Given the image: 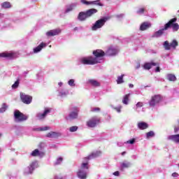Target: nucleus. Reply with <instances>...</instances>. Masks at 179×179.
<instances>
[{"instance_id": "f257e3e1", "label": "nucleus", "mask_w": 179, "mask_h": 179, "mask_svg": "<svg viewBox=\"0 0 179 179\" xmlns=\"http://www.w3.org/2000/svg\"><path fill=\"white\" fill-rule=\"evenodd\" d=\"M99 155H101V152L99 151H96L95 152H92L91 155L84 158L85 162H83L81 164V169L77 172V176L78 178H87V173L85 171V169H83L89 170V160H92V159H95V157H99Z\"/></svg>"}, {"instance_id": "f03ea898", "label": "nucleus", "mask_w": 179, "mask_h": 179, "mask_svg": "<svg viewBox=\"0 0 179 179\" xmlns=\"http://www.w3.org/2000/svg\"><path fill=\"white\" fill-rule=\"evenodd\" d=\"M176 22H177V18L175 17L171 19L166 24H164V28L155 32V34L152 36V38H157L159 37H162V36L164 34V31L169 30V29H172L173 31H178L179 24L178 23H176Z\"/></svg>"}, {"instance_id": "7ed1b4c3", "label": "nucleus", "mask_w": 179, "mask_h": 179, "mask_svg": "<svg viewBox=\"0 0 179 179\" xmlns=\"http://www.w3.org/2000/svg\"><path fill=\"white\" fill-rule=\"evenodd\" d=\"M94 13H97V9L95 8H91L87 10L86 12H80L78 14V19L80 22H84V20H86L87 17H90L91 16H93Z\"/></svg>"}, {"instance_id": "20e7f679", "label": "nucleus", "mask_w": 179, "mask_h": 179, "mask_svg": "<svg viewBox=\"0 0 179 179\" xmlns=\"http://www.w3.org/2000/svg\"><path fill=\"white\" fill-rule=\"evenodd\" d=\"M81 64L83 65H96V64H100V60H97V58L89 56L87 57H83L80 59Z\"/></svg>"}, {"instance_id": "39448f33", "label": "nucleus", "mask_w": 179, "mask_h": 179, "mask_svg": "<svg viewBox=\"0 0 179 179\" xmlns=\"http://www.w3.org/2000/svg\"><path fill=\"white\" fill-rule=\"evenodd\" d=\"M106 22H107V18L103 17L100 20L96 21L92 27V30L96 31L99 29H101L104 24H106Z\"/></svg>"}, {"instance_id": "423d86ee", "label": "nucleus", "mask_w": 179, "mask_h": 179, "mask_svg": "<svg viewBox=\"0 0 179 179\" xmlns=\"http://www.w3.org/2000/svg\"><path fill=\"white\" fill-rule=\"evenodd\" d=\"M14 117L15 120H17L18 122H22L23 121H26L29 116L22 113L19 111V110H16L14 112Z\"/></svg>"}, {"instance_id": "0eeeda50", "label": "nucleus", "mask_w": 179, "mask_h": 179, "mask_svg": "<svg viewBox=\"0 0 179 179\" xmlns=\"http://www.w3.org/2000/svg\"><path fill=\"white\" fill-rule=\"evenodd\" d=\"M20 99L24 104H30L33 101V97L30 95H27L23 92L20 93Z\"/></svg>"}, {"instance_id": "6e6552de", "label": "nucleus", "mask_w": 179, "mask_h": 179, "mask_svg": "<svg viewBox=\"0 0 179 179\" xmlns=\"http://www.w3.org/2000/svg\"><path fill=\"white\" fill-rule=\"evenodd\" d=\"M160 101H162V96H160V94L154 95L151 97V99L149 101V105L150 107H155V106L160 103Z\"/></svg>"}, {"instance_id": "1a4fd4ad", "label": "nucleus", "mask_w": 179, "mask_h": 179, "mask_svg": "<svg viewBox=\"0 0 179 179\" xmlns=\"http://www.w3.org/2000/svg\"><path fill=\"white\" fill-rule=\"evenodd\" d=\"M99 123H100V118L94 116L87 122V125L90 128H94V127H96V125H97V124H99Z\"/></svg>"}, {"instance_id": "9d476101", "label": "nucleus", "mask_w": 179, "mask_h": 179, "mask_svg": "<svg viewBox=\"0 0 179 179\" xmlns=\"http://www.w3.org/2000/svg\"><path fill=\"white\" fill-rule=\"evenodd\" d=\"M72 111L69 113V120H76L79 114V109L76 106H73L71 108Z\"/></svg>"}, {"instance_id": "9b49d317", "label": "nucleus", "mask_w": 179, "mask_h": 179, "mask_svg": "<svg viewBox=\"0 0 179 179\" xmlns=\"http://www.w3.org/2000/svg\"><path fill=\"white\" fill-rule=\"evenodd\" d=\"M93 55L95 57L94 58H96L97 61H100L99 58H102V57H104L106 55V52L103 51L102 50H96L92 52Z\"/></svg>"}, {"instance_id": "f8f14e48", "label": "nucleus", "mask_w": 179, "mask_h": 179, "mask_svg": "<svg viewBox=\"0 0 179 179\" xmlns=\"http://www.w3.org/2000/svg\"><path fill=\"white\" fill-rule=\"evenodd\" d=\"M81 3H83V5H87V6H89V5H97L98 6H103V3H100V0H96L93 1H87L86 0H80Z\"/></svg>"}, {"instance_id": "ddd939ff", "label": "nucleus", "mask_w": 179, "mask_h": 179, "mask_svg": "<svg viewBox=\"0 0 179 179\" xmlns=\"http://www.w3.org/2000/svg\"><path fill=\"white\" fill-rule=\"evenodd\" d=\"M59 33H61V29H52V30L46 32V36L48 37H52L54 36H58V34H59Z\"/></svg>"}, {"instance_id": "4468645a", "label": "nucleus", "mask_w": 179, "mask_h": 179, "mask_svg": "<svg viewBox=\"0 0 179 179\" xmlns=\"http://www.w3.org/2000/svg\"><path fill=\"white\" fill-rule=\"evenodd\" d=\"M118 54V49L113 48V47H110L108 50L106 51V55H117Z\"/></svg>"}, {"instance_id": "2eb2a0df", "label": "nucleus", "mask_w": 179, "mask_h": 179, "mask_svg": "<svg viewBox=\"0 0 179 179\" xmlns=\"http://www.w3.org/2000/svg\"><path fill=\"white\" fill-rule=\"evenodd\" d=\"M49 113H51V110L45 109L43 113H38L36 117L38 118V120H44V118H45L47 116V114H49Z\"/></svg>"}, {"instance_id": "dca6fc26", "label": "nucleus", "mask_w": 179, "mask_h": 179, "mask_svg": "<svg viewBox=\"0 0 179 179\" xmlns=\"http://www.w3.org/2000/svg\"><path fill=\"white\" fill-rule=\"evenodd\" d=\"M152 27V24L149 22H143L140 26V30L141 31H145V30H148L150 27Z\"/></svg>"}, {"instance_id": "f3484780", "label": "nucleus", "mask_w": 179, "mask_h": 179, "mask_svg": "<svg viewBox=\"0 0 179 179\" xmlns=\"http://www.w3.org/2000/svg\"><path fill=\"white\" fill-rule=\"evenodd\" d=\"M168 139L175 142V143H179V134L171 135L168 137Z\"/></svg>"}, {"instance_id": "a211bd4d", "label": "nucleus", "mask_w": 179, "mask_h": 179, "mask_svg": "<svg viewBox=\"0 0 179 179\" xmlns=\"http://www.w3.org/2000/svg\"><path fill=\"white\" fill-rule=\"evenodd\" d=\"M137 125H138V128H139L141 130L148 129V128H149V124H148V123L144 122H140L138 123Z\"/></svg>"}, {"instance_id": "6ab92c4d", "label": "nucleus", "mask_w": 179, "mask_h": 179, "mask_svg": "<svg viewBox=\"0 0 179 179\" xmlns=\"http://www.w3.org/2000/svg\"><path fill=\"white\" fill-rule=\"evenodd\" d=\"M157 64V63H155V62H148V63H145L144 64V66H143V68L144 69H152V66H156Z\"/></svg>"}, {"instance_id": "aec40b11", "label": "nucleus", "mask_w": 179, "mask_h": 179, "mask_svg": "<svg viewBox=\"0 0 179 179\" xmlns=\"http://www.w3.org/2000/svg\"><path fill=\"white\" fill-rule=\"evenodd\" d=\"M37 162H33L30 164L29 166V173L31 174V173H33V171H34V169H36V167H37Z\"/></svg>"}, {"instance_id": "412c9836", "label": "nucleus", "mask_w": 179, "mask_h": 179, "mask_svg": "<svg viewBox=\"0 0 179 179\" xmlns=\"http://www.w3.org/2000/svg\"><path fill=\"white\" fill-rule=\"evenodd\" d=\"M44 47H45V43L42 42L39 45H38L36 48L34 49V52L35 53L40 52V51L43 50Z\"/></svg>"}, {"instance_id": "4be33fe9", "label": "nucleus", "mask_w": 179, "mask_h": 179, "mask_svg": "<svg viewBox=\"0 0 179 179\" xmlns=\"http://www.w3.org/2000/svg\"><path fill=\"white\" fill-rule=\"evenodd\" d=\"M13 52H2L0 53V57L2 58H12L13 57Z\"/></svg>"}, {"instance_id": "5701e85b", "label": "nucleus", "mask_w": 179, "mask_h": 179, "mask_svg": "<svg viewBox=\"0 0 179 179\" xmlns=\"http://www.w3.org/2000/svg\"><path fill=\"white\" fill-rule=\"evenodd\" d=\"M89 83L91 84L92 86H94L95 87H99L100 86V83H99L97 80H89Z\"/></svg>"}, {"instance_id": "b1692460", "label": "nucleus", "mask_w": 179, "mask_h": 179, "mask_svg": "<svg viewBox=\"0 0 179 179\" xmlns=\"http://www.w3.org/2000/svg\"><path fill=\"white\" fill-rule=\"evenodd\" d=\"M46 136L47 138H57L58 137V133L55 131H50L47 134Z\"/></svg>"}, {"instance_id": "393cba45", "label": "nucleus", "mask_w": 179, "mask_h": 179, "mask_svg": "<svg viewBox=\"0 0 179 179\" xmlns=\"http://www.w3.org/2000/svg\"><path fill=\"white\" fill-rule=\"evenodd\" d=\"M164 48L166 51L171 50V43H169L168 41H164Z\"/></svg>"}, {"instance_id": "a878e982", "label": "nucleus", "mask_w": 179, "mask_h": 179, "mask_svg": "<svg viewBox=\"0 0 179 179\" xmlns=\"http://www.w3.org/2000/svg\"><path fill=\"white\" fill-rule=\"evenodd\" d=\"M48 129H51V128L48 126L44 127H39L34 129V131H37L38 132L43 131H48Z\"/></svg>"}, {"instance_id": "bb28decb", "label": "nucleus", "mask_w": 179, "mask_h": 179, "mask_svg": "<svg viewBox=\"0 0 179 179\" xmlns=\"http://www.w3.org/2000/svg\"><path fill=\"white\" fill-rule=\"evenodd\" d=\"M167 78L168 80H169L170 82H176V80H177V78L176 77V76H174V74H168Z\"/></svg>"}, {"instance_id": "cd10ccee", "label": "nucleus", "mask_w": 179, "mask_h": 179, "mask_svg": "<svg viewBox=\"0 0 179 179\" xmlns=\"http://www.w3.org/2000/svg\"><path fill=\"white\" fill-rule=\"evenodd\" d=\"M124 75L122 74L120 76L117 77V85H121V83H124Z\"/></svg>"}, {"instance_id": "c85d7f7f", "label": "nucleus", "mask_w": 179, "mask_h": 179, "mask_svg": "<svg viewBox=\"0 0 179 179\" xmlns=\"http://www.w3.org/2000/svg\"><path fill=\"white\" fill-rule=\"evenodd\" d=\"M129 96L130 94H127L123 97V100H122L123 104H128V101H129Z\"/></svg>"}, {"instance_id": "c756f323", "label": "nucleus", "mask_w": 179, "mask_h": 179, "mask_svg": "<svg viewBox=\"0 0 179 179\" xmlns=\"http://www.w3.org/2000/svg\"><path fill=\"white\" fill-rule=\"evenodd\" d=\"M40 155H41L40 153V151L38 150V149H36L34 151H32L31 155L33 156V157H36L37 156H40Z\"/></svg>"}, {"instance_id": "7c9ffc66", "label": "nucleus", "mask_w": 179, "mask_h": 179, "mask_svg": "<svg viewBox=\"0 0 179 179\" xmlns=\"http://www.w3.org/2000/svg\"><path fill=\"white\" fill-rule=\"evenodd\" d=\"M10 3L8 1H5L1 4V7L3 8L4 9L9 8H10Z\"/></svg>"}, {"instance_id": "2f4dec72", "label": "nucleus", "mask_w": 179, "mask_h": 179, "mask_svg": "<svg viewBox=\"0 0 179 179\" xmlns=\"http://www.w3.org/2000/svg\"><path fill=\"white\" fill-rule=\"evenodd\" d=\"M178 46V42H177V41L173 40L171 43V47H172V48H173V50H176V47Z\"/></svg>"}, {"instance_id": "473e14b6", "label": "nucleus", "mask_w": 179, "mask_h": 179, "mask_svg": "<svg viewBox=\"0 0 179 179\" xmlns=\"http://www.w3.org/2000/svg\"><path fill=\"white\" fill-rule=\"evenodd\" d=\"M153 136H155V131H148V133H146V138H147L148 139H149V138H152V137H153Z\"/></svg>"}, {"instance_id": "72a5a7b5", "label": "nucleus", "mask_w": 179, "mask_h": 179, "mask_svg": "<svg viewBox=\"0 0 179 179\" xmlns=\"http://www.w3.org/2000/svg\"><path fill=\"white\" fill-rule=\"evenodd\" d=\"M7 108L8 106H6V103H3L1 108H0V113H5Z\"/></svg>"}, {"instance_id": "f704fd0d", "label": "nucleus", "mask_w": 179, "mask_h": 179, "mask_svg": "<svg viewBox=\"0 0 179 179\" xmlns=\"http://www.w3.org/2000/svg\"><path fill=\"white\" fill-rule=\"evenodd\" d=\"M129 166H130L129 162H122L121 164L122 169H128V167H129Z\"/></svg>"}, {"instance_id": "c9c22d12", "label": "nucleus", "mask_w": 179, "mask_h": 179, "mask_svg": "<svg viewBox=\"0 0 179 179\" xmlns=\"http://www.w3.org/2000/svg\"><path fill=\"white\" fill-rule=\"evenodd\" d=\"M19 80H17L15 83L12 85V88L13 89H17V87H19Z\"/></svg>"}, {"instance_id": "e433bc0d", "label": "nucleus", "mask_w": 179, "mask_h": 179, "mask_svg": "<svg viewBox=\"0 0 179 179\" xmlns=\"http://www.w3.org/2000/svg\"><path fill=\"white\" fill-rule=\"evenodd\" d=\"M69 131H70V132H76V131H78V127L73 126V127H70Z\"/></svg>"}, {"instance_id": "4c0bfd02", "label": "nucleus", "mask_w": 179, "mask_h": 179, "mask_svg": "<svg viewBox=\"0 0 179 179\" xmlns=\"http://www.w3.org/2000/svg\"><path fill=\"white\" fill-rule=\"evenodd\" d=\"M71 10H73V6H70L69 8H67L66 10V13L71 12Z\"/></svg>"}, {"instance_id": "58836bf2", "label": "nucleus", "mask_w": 179, "mask_h": 179, "mask_svg": "<svg viewBox=\"0 0 179 179\" xmlns=\"http://www.w3.org/2000/svg\"><path fill=\"white\" fill-rule=\"evenodd\" d=\"M136 108H140L141 107H143V102H138L136 105Z\"/></svg>"}, {"instance_id": "ea45409f", "label": "nucleus", "mask_w": 179, "mask_h": 179, "mask_svg": "<svg viewBox=\"0 0 179 179\" xmlns=\"http://www.w3.org/2000/svg\"><path fill=\"white\" fill-rule=\"evenodd\" d=\"M144 13H145V8H141L138 10H137V13L138 15H141V14Z\"/></svg>"}, {"instance_id": "a19ab883", "label": "nucleus", "mask_w": 179, "mask_h": 179, "mask_svg": "<svg viewBox=\"0 0 179 179\" xmlns=\"http://www.w3.org/2000/svg\"><path fill=\"white\" fill-rule=\"evenodd\" d=\"M69 86H75V80L71 79L69 81Z\"/></svg>"}, {"instance_id": "79ce46f5", "label": "nucleus", "mask_w": 179, "mask_h": 179, "mask_svg": "<svg viewBox=\"0 0 179 179\" xmlns=\"http://www.w3.org/2000/svg\"><path fill=\"white\" fill-rule=\"evenodd\" d=\"M92 113H96L97 111H100V108H94L91 110Z\"/></svg>"}, {"instance_id": "37998d69", "label": "nucleus", "mask_w": 179, "mask_h": 179, "mask_svg": "<svg viewBox=\"0 0 179 179\" xmlns=\"http://www.w3.org/2000/svg\"><path fill=\"white\" fill-rule=\"evenodd\" d=\"M127 143H130V145H134V143H135V138H132L131 140L128 141Z\"/></svg>"}, {"instance_id": "c03bdc74", "label": "nucleus", "mask_w": 179, "mask_h": 179, "mask_svg": "<svg viewBox=\"0 0 179 179\" xmlns=\"http://www.w3.org/2000/svg\"><path fill=\"white\" fill-rule=\"evenodd\" d=\"M172 177H173V178H177V177H178V173H176V172L173 173H172Z\"/></svg>"}, {"instance_id": "a18cd8bd", "label": "nucleus", "mask_w": 179, "mask_h": 179, "mask_svg": "<svg viewBox=\"0 0 179 179\" xmlns=\"http://www.w3.org/2000/svg\"><path fill=\"white\" fill-rule=\"evenodd\" d=\"M62 160H64V159L62 157H59L57 160V164H59L60 162H62Z\"/></svg>"}, {"instance_id": "49530a36", "label": "nucleus", "mask_w": 179, "mask_h": 179, "mask_svg": "<svg viewBox=\"0 0 179 179\" xmlns=\"http://www.w3.org/2000/svg\"><path fill=\"white\" fill-rule=\"evenodd\" d=\"M115 110H116L117 113H121V108H115Z\"/></svg>"}, {"instance_id": "de8ad7c7", "label": "nucleus", "mask_w": 179, "mask_h": 179, "mask_svg": "<svg viewBox=\"0 0 179 179\" xmlns=\"http://www.w3.org/2000/svg\"><path fill=\"white\" fill-rule=\"evenodd\" d=\"M113 174H114L116 177H118V176H120V172H119V171H115V173H113Z\"/></svg>"}, {"instance_id": "09e8293b", "label": "nucleus", "mask_w": 179, "mask_h": 179, "mask_svg": "<svg viewBox=\"0 0 179 179\" xmlns=\"http://www.w3.org/2000/svg\"><path fill=\"white\" fill-rule=\"evenodd\" d=\"M160 71V67L157 66L156 69H155V72H159Z\"/></svg>"}, {"instance_id": "8fccbe9b", "label": "nucleus", "mask_w": 179, "mask_h": 179, "mask_svg": "<svg viewBox=\"0 0 179 179\" xmlns=\"http://www.w3.org/2000/svg\"><path fill=\"white\" fill-rule=\"evenodd\" d=\"M78 28L76 27L73 29V31H78Z\"/></svg>"}, {"instance_id": "3c124183", "label": "nucleus", "mask_w": 179, "mask_h": 179, "mask_svg": "<svg viewBox=\"0 0 179 179\" xmlns=\"http://www.w3.org/2000/svg\"><path fill=\"white\" fill-rule=\"evenodd\" d=\"M127 154V152L124 151L122 152V156H124V155H126Z\"/></svg>"}, {"instance_id": "603ef678", "label": "nucleus", "mask_w": 179, "mask_h": 179, "mask_svg": "<svg viewBox=\"0 0 179 179\" xmlns=\"http://www.w3.org/2000/svg\"><path fill=\"white\" fill-rule=\"evenodd\" d=\"M129 87L130 88H132V87H134V85H133V84H129Z\"/></svg>"}, {"instance_id": "864d4df0", "label": "nucleus", "mask_w": 179, "mask_h": 179, "mask_svg": "<svg viewBox=\"0 0 179 179\" xmlns=\"http://www.w3.org/2000/svg\"><path fill=\"white\" fill-rule=\"evenodd\" d=\"M1 136H2V134H0V138H1Z\"/></svg>"}, {"instance_id": "5fc2aeb1", "label": "nucleus", "mask_w": 179, "mask_h": 179, "mask_svg": "<svg viewBox=\"0 0 179 179\" xmlns=\"http://www.w3.org/2000/svg\"><path fill=\"white\" fill-rule=\"evenodd\" d=\"M59 85H60V86H61V85H62V83H60Z\"/></svg>"}, {"instance_id": "6e6d98bb", "label": "nucleus", "mask_w": 179, "mask_h": 179, "mask_svg": "<svg viewBox=\"0 0 179 179\" xmlns=\"http://www.w3.org/2000/svg\"><path fill=\"white\" fill-rule=\"evenodd\" d=\"M0 17H1V14H0Z\"/></svg>"}]
</instances>
